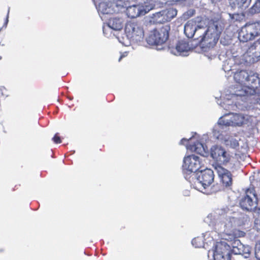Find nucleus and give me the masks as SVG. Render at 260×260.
I'll return each mask as SVG.
<instances>
[{
    "label": "nucleus",
    "instance_id": "nucleus-4",
    "mask_svg": "<svg viewBox=\"0 0 260 260\" xmlns=\"http://www.w3.org/2000/svg\"><path fill=\"white\" fill-rule=\"evenodd\" d=\"M234 79L238 85L237 87L234 86L233 88H235V90L244 89L245 90V95L249 85L255 88L260 87V79L258 74L252 71H237L234 75Z\"/></svg>",
    "mask_w": 260,
    "mask_h": 260
},
{
    "label": "nucleus",
    "instance_id": "nucleus-20",
    "mask_svg": "<svg viewBox=\"0 0 260 260\" xmlns=\"http://www.w3.org/2000/svg\"><path fill=\"white\" fill-rule=\"evenodd\" d=\"M186 149L191 151H194L202 156L207 153V147L204 146L201 142L197 141L193 144H186Z\"/></svg>",
    "mask_w": 260,
    "mask_h": 260
},
{
    "label": "nucleus",
    "instance_id": "nucleus-14",
    "mask_svg": "<svg viewBox=\"0 0 260 260\" xmlns=\"http://www.w3.org/2000/svg\"><path fill=\"white\" fill-rule=\"evenodd\" d=\"M124 20L121 17H113L110 18L107 25L103 26V33L108 37H111L112 30H121L124 25Z\"/></svg>",
    "mask_w": 260,
    "mask_h": 260
},
{
    "label": "nucleus",
    "instance_id": "nucleus-19",
    "mask_svg": "<svg viewBox=\"0 0 260 260\" xmlns=\"http://www.w3.org/2000/svg\"><path fill=\"white\" fill-rule=\"evenodd\" d=\"M190 49L188 43L185 40H180L176 44L175 47L169 49L171 54L175 55H187V53Z\"/></svg>",
    "mask_w": 260,
    "mask_h": 260
},
{
    "label": "nucleus",
    "instance_id": "nucleus-23",
    "mask_svg": "<svg viewBox=\"0 0 260 260\" xmlns=\"http://www.w3.org/2000/svg\"><path fill=\"white\" fill-rule=\"evenodd\" d=\"M111 5L114 13H118L123 8L124 2L122 0H110Z\"/></svg>",
    "mask_w": 260,
    "mask_h": 260
},
{
    "label": "nucleus",
    "instance_id": "nucleus-22",
    "mask_svg": "<svg viewBox=\"0 0 260 260\" xmlns=\"http://www.w3.org/2000/svg\"><path fill=\"white\" fill-rule=\"evenodd\" d=\"M99 14H113V9L111 5L110 0L106 2L100 3L97 8Z\"/></svg>",
    "mask_w": 260,
    "mask_h": 260
},
{
    "label": "nucleus",
    "instance_id": "nucleus-17",
    "mask_svg": "<svg viewBox=\"0 0 260 260\" xmlns=\"http://www.w3.org/2000/svg\"><path fill=\"white\" fill-rule=\"evenodd\" d=\"M214 169L223 185L226 187L231 186L233 183V176L231 173L220 165L215 166Z\"/></svg>",
    "mask_w": 260,
    "mask_h": 260
},
{
    "label": "nucleus",
    "instance_id": "nucleus-28",
    "mask_svg": "<svg viewBox=\"0 0 260 260\" xmlns=\"http://www.w3.org/2000/svg\"><path fill=\"white\" fill-rule=\"evenodd\" d=\"M52 140L55 143H60L61 141L60 137L58 136V134H56L54 137L52 138Z\"/></svg>",
    "mask_w": 260,
    "mask_h": 260
},
{
    "label": "nucleus",
    "instance_id": "nucleus-34",
    "mask_svg": "<svg viewBox=\"0 0 260 260\" xmlns=\"http://www.w3.org/2000/svg\"><path fill=\"white\" fill-rule=\"evenodd\" d=\"M124 56V55H121V56L120 57V58H119V61H120V60L122 59V58Z\"/></svg>",
    "mask_w": 260,
    "mask_h": 260
},
{
    "label": "nucleus",
    "instance_id": "nucleus-9",
    "mask_svg": "<svg viewBox=\"0 0 260 260\" xmlns=\"http://www.w3.org/2000/svg\"><path fill=\"white\" fill-rule=\"evenodd\" d=\"M196 175V177L193 176L192 179H194V186L193 187L199 191L205 193H209L206 191V189L212 183L214 180L213 171L209 169H206L199 172Z\"/></svg>",
    "mask_w": 260,
    "mask_h": 260
},
{
    "label": "nucleus",
    "instance_id": "nucleus-29",
    "mask_svg": "<svg viewBox=\"0 0 260 260\" xmlns=\"http://www.w3.org/2000/svg\"><path fill=\"white\" fill-rule=\"evenodd\" d=\"M194 139V136H192V137L190 138L189 139H186V138H183L180 142V144H183V145H185V143H187L189 140H191L192 141V140H193Z\"/></svg>",
    "mask_w": 260,
    "mask_h": 260
},
{
    "label": "nucleus",
    "instance_id": "nucleus-13",
    "mask_svg": "<svg viewBox=\"0 0 260 260\" xmlns=\"http://www.w3.org/2000/svg\"><path fill=\"white\" fill-rule=\"evenodd\" d=\"M211 156L215 160L223 165H226L232 159V156L229 152L221 146L215 145L211 148Z\"/></svg>",
    "mask_w": 260,
    "mask_h": 260
},
{
    "label": "nucleus",
    "instance_id": "nucleus-27",
    "mask_svg": "<svg viewBox=\"0 0 260 260\" xmlns=\"http://www.w3.org/2000/svg\"><path fill=\"white\" fill-rule=\"evenodd\" d=\"M194 10H190L186 12L185 13L183 14V17L184 18H188L189 17L192 16L194 14Z\"/></svg>",
    "mask_w": 260,
    "mask_h": 260
},
{
    "label": "nucleus",
    "instance_id": "nucleus-11",
    "mask_svg": "<svg viewBox=\"0 0 260 260\" xmlns=\"http://www.w3.org/2000/svg\"><path fill=\"white\" fill-rule=\"evenodd\" d=\"M169 38L168 26L162 27L159 30H153L146 38L147 43L150 45H159L164 44Z\"/></svg>",
    "mask_w": 260,
    "mask_h": 260
},
{
    "label": "nucleus",
    "instance_id": "nucleus-15",
    "mask_svg": "<svg viewBox=\"0 0 260 260\" xmlns=\"http://www.w3.org/2000/svg\"><path fill=\"white\" fill-rule=\"evenodd\" d=\"M214 234L215 233L214 232H206L203 234V236L194 238L192 240L191 243L196 248L204 247L206 248L208 245L214 243L213 238Z\"/></svg>",
    "mask_w": 260,
    "mask_h": 260
},
{
    "label": "nucleus",
    "instance_id": "nucleus-10",
    "mask_svg": "<svg viewBox=\"0 0 260 260\" xmlns=\"http://www.w3.org/2000/svg\"><path fill=\"white\" fill-rule=\"evenodd\" d=\"M229 130V129H220L219 127H214L213 131V135L215 138L222 141L226 146L236 148L239 146L238 140L235 136L228 134Z\"/></svg>",
    "mask_w": 260,
    "mask_h": 260
},
{
    "label": "nucleus",
    "instance_id": "nucleus-16",
    "mask_svg": "<svg viewBox=\"0 0 260 260\" xmlns=\"http://www.w3.org/2000/svg\"><path fill=\"white\" fill-rule=\"evenodd\" d=\"M257 198L254 193L247 190L246 196L243 198L240 202V205L243 209L252 211L256 208Z\"/></svg>",
    "mask_w": 260,
    "mask_h": 260
},
{
    "label": "nucleus",
    "instance_id": "nucleus-6",
    "mask_svg": "<svg viewBox=\"0 0 260 260\" xmlns=\"http://www.w3.org/2000/svg\"><path fill=\"white\" fill-rule=\"evenodd\" d=\"M260 36V22L246 23L239 32L238 38L241 42H246ZM260 49V38L249 48L250 52Z\"/></svg>",
    "mask_w": 260,
    "mask_h": 260
},
{
    "label": "nucleus",
    "instance_id": "nucleus-30",
    "mask_svg": "<svg viewBox=\"0 0 260 260\" xmlns=\"http://www.w3.org/2000/svg\"><path fill=\"white\" fill-rule=\"evenodd\" d=\"M144 2L143 4H144V5L152 4V9H153V8L155 6L154 0H144Z\"/></svg>",
    "mask_w": 260,
    "mask_h": 260
},
{
    "label": "nucleus",
    "instance_id": "nucleus-32",
    "mask_svg": "<svg viewBox=\"0 0 260 260\" xmlns=\"http://www.w3.org/2000/svg\"><path fill=\"white\" fill-rule=\"evenodd\" d=\"M254 54V57H255L257 60L260 59V49L257 50V51H255L254 52H252Z\"/></svg>",
    "mask_w": 260,
    "mask_h": 260
},
{
    "label": "nucleus",
    "instance_id": "nucleus-12",
    "mask_svg": "<svg viewBox=\"0 0 260 260\" xmlns=\"http://www.w3.org/2000/svg\"><path fill=\"white\" fill-rule=\"evenodd\" d=\"M152 9V4L144 5L139 3L128 6L126 9V14L129 18H135L145 15Z\"/></svg>",
    "mask_w": 260,
    "mask_h": 260
},
{
    "label": "nucleus",
    "instance_id": "nucleus-18",
    "mask_svg": "<svg viewBox=\"0 0 260 260\" xmlns=\"http://www.w3.org/2000/svg\"><path fill=\"white\" fill-rule=\"evenodd\" d=\"M177 13V11L176 9L170 8L167 10L155 13L154 15V17L157 22L164 23L170 21L176 16Z\"/></svg>",
    "mask_w": 260,
    "mask_h": 260
},
{
    "label": "nucleus",
    "instance_id": "nucleus-1",
    "mask_svg": "<svg viewBox=\"0 0 260 260\" xmlns=\"http://www.w3.org/2000/svg\"><path fill=\"white\" fill-rule=\"evenodd\" d=\"M215 214L216 215L209 214L205 221L212 226L221 238L228 242L224 241L216 242L214 249L208 251V256L211 254L214 260H231L232 252L248 258L251 253V247L243 245L233 233L238 222L237 218L227 208L217 209Z\"/></svg>",
    "mask_w": 260,
    "mask_h": 260
},
{
    "label": "nucleus",
    "instance_id": "nucleus-8",
    "mask_svg": "<svg viewBox=\"0 0 260 260\" xmlns=\"http://www.w3.org/2000/svg\"><path fill=\"white\" fill-rule=\"evenodd\" d=\"M232 90L230 94L226 95L220 106L226 110H236L238 106L243 101V97L245 95V90L244 89H236L231 87Z\"/></svg>",
    "mask_w": 260,
    "mask_h": 260
},
{
    "label": "nucleus",
    "instance_id": "nucleus-7",
    "mask_svg": "<svg viewBox=\"0 0 260 260\" xmlns=\"http://www.w3.org/2000/svg\"><path fill=\"white\" fill-rule=\"evenodd\" d=\"M182 167L185 179L191 182L190 178L196 177L195 173L204 167V162L202 158L197 155H189L184 157Z\"/></svg>",
    "mask_w": 260,
    "mask_h": 260
},
{
    "label": "nucleus",
    "instance_id": "nucleus-31",
    "mask_svg": "<svg viewBox=\"0 0 260 260\" xmlns=\"http://www.w3.org/2000/svg\"><path fill=\"white\" fill-rule=\"evenodd\" d=\"M254 226L257 231H260V219H256L255 220Z\"/></svg>",
    "mask_w": 260,
    "mask_h": 260
},
{
    "label": "nucleus",
    "instance_id": "nucleus-26",
    "mask_svg": "<svg viewBox=\"0 0 260 260\" xmlns=\"http://www.w3.org/2000/svg\"><path fill=\"white\" fill-rule=\"evenodd\" d=\"M255 256L257 260H260V244H257L255 249Z\"/></svg>",
    "mask_w": 260,
    "mask_h": 260
},
{
    "label": "nucleus",
    "instance_id": "nucleus-3",
    "mask_svg": "<svg viewBox=\"0 0 260 260\" xmlns=\"http://www.w3.org/2000/svg\"><path fill=\"white\" fill-rule=\"evenodd\" d=\"M255 117L242 113H229L221 116L215 127L220 129H229V126H253L255 124Z\"/></svg>",
    "mask_w": 260,
    "mask_h": 260
},
{
    "label": "nucleus",
    "instance_id": "nucleus-21",
    "mask_svg": "<svg viewBox=\"0 0 260 260\" xmlns=\"http://www.w3.org/2000/svg\"><path fill=\"white\" fill-rule=\"evenodd\" d=\"M251 0H230V4L233 9H237L239 12H242L247 8Z\"/></svg>",
    "mask_w": 260,
    "mask_h": 260
},
{
    "label": "nucleus",
    "instance_id": "nucleus-33",
    "mask_svg": "<svg viewBox=\"0 0 260 260\" xmlns=\"http://www.w3.org/2000/svg\"><path fill=\"white\" fill-rule=\"evenodd\" d=\"M9 13V9L8 10V14H7L6 19V22L5 23V25L6 26L7 25V24L8 22Z\"/></svg>",
    "mask_w": 260,
    "mask_h": 260
},
{
    "label": "nucleus",
    "instance_id": "nucleus-2",
    "mask_svg": "<svg viewBox=\"0 0 260 260\" xmlns=\"http://www.w3.org/2000/svg\"><path fill=\"white\" fill-rule=\"evenodd\" d=\"M223 28V24L220 20L210 21L206 26L204 20L197 22L191 19L185 24L184 30L187 37H194L203 45L210 48L216 45Z\"/></svg>",
    "mask_w": 260,
    "mask_h": 260
},
{
    "label": "nucleus",
    "instance_id": "nucleus-5",
    "mask_svg": "<svg viewBox=\"0 0 260 260\" xmlns=\"http://www.w3.org/2000/svg\"><path fill=\"white\" fill-rule=\"evenodd\" d=\"M126 39L122 38L119 42L125 46H129L131 43H138L143 41L144 38V31L142 25L134 21H128L125 25Z\"/></svg>",
    "mask_w": 260,
    "mask_h": 260
},
{
    "label": "nucleus",
    "instance_id": "nucleus-25",
    "mask_svg": "<svg viewBox=\"0 0 260 260\" xmlns=\"http://www.w3.org/2000/svg\"><path fill=\"white\" fill-rule=\"evenodd\" d=\"M230 18L235 21H240L243 18V15L239 14L238 13H235L233 14H230Z\"/></svg>",
    "mask_w": 260,
    "mask_h": 260
},
{
    "label": "nucleus",
    "instance_id": "nucleus-24",
    "mask_svg": "<svg viewBox=\"0 0 260 260\" xmlns=\"http://www.w3.org/2000/svg\"><path fill=\"white\" fill-rule=\"evenodd\" d=\"M250 13L251 14L260 13V0H256L254 4L250 9Z\"/></svg>",
    "mask_w": 260,
    "mask_h": 260
}]
</instances>
